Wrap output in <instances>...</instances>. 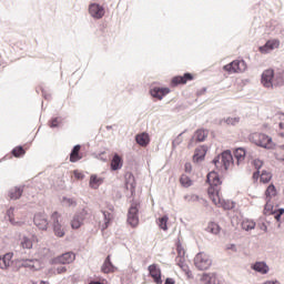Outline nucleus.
Returning <instances> with one entry per match:
<instances>
[{"label": "nucleus", "mask_w": 284, "mask_h": 284, "mask_svg": "<svg viewBox=\"0 0 284 284\" xmlns=\"http://www.w3.org/2000/svg\"><path fill=\"white\" fill-rule=\"evenodd\" d=\"M50 128H59V125L61 124V120L59 118L52 119L50 122Z\"/></svg>", "instance_id": "nucleus-45"}, {"label": "nucleus", "mask_w": 284, "mask_h": 284, "mask_svg": "<svg viewBox=\"0 0 284 284\" xmlns=\"http://www.w3.org/2000/svg\"><path fill=\"white\" fill-rule=\"evenodd\" d=\"M14 254L7 253L2 257H0V270H8L10 265H12V257Z\"/></svg>", "instance_id": "nucleus-20"}, {"label": "nucleus", "mask_w": 284, "mask_h": 284, "mask_svg": "<svg viewBox=\"0 0 284 284\" xmlns=\"http://www.w3.org/2000/svg\"><path fill=\"white\" fill-rule=\"evenodd\" d=\"M272 81H274V70H265L262 73V84L264 88H272L274 85Z\"/></svg>", "instance_id": "nucleus-13"}, {"label": "nucleus", "mask_w": 284, "mask_h": 284, "mask_svg": "<svg viewBox=\"0 0 284 284\" xmlns=\"http://www.w3.org/2000/svg\"><path fill=\"white\" fill-rule=\"evenodd\" d=\"M276 186H274V184H270L265 191L266 200L276 199Z\"/></svg>", "instance_id": "nucleus-30"}, {"label": "nucleus", "mask_w": 284, "mask_h": 284, "mask_svg": "<svg viewBox=\"0 0 284 284\" xmlns=\"http://www.w3.org/2000/svg\"><path fill=\"white\" fill-rule=\"evenodd\" d=\"M102 214H103L104 221H105L102 230H108V226L110 225V221H112V219H113L112 213H108V212L103 211Z\"/></svg>", "instance_id": "nucleus-39"}, {"label": "nucleus", "mask_w": 284, "mask_h": 284, "mask_svg": "<svg viewBox=\"0 0 284 284\" xmlns=\"http://www.w3.org/2000/svg\"><path fill=\"white\" fill-rule=\"evenodd\" d=\"M139 202H132L129 213H128V223L131 227H136L139 225Z\"/></svg>", "instance_id": "nucleus-6"}, {"label": "nucleus", "mask_w": 284, "mask_h": 284, "mask_svg": "<svg viewBox=\"0 0 284 284\" xmlns=\"http://www.w3.org/2000/svg\"><path fill=\"white\" fill-rule=\"evenodd\" d=\"M83 225V214L75 215L71 220V227L72 230H79Z\"/></svg>", "instance_id": "nucleus-29"}, {"label": "nucleus", "mask_w": 284, "mask_h": 284, "mask_svg": "<svg viewBox=\"0 0 284 284\" xmlns=\"http://www.w3.org/2000/svg\"><path fill=\"white\" fill-rule=\"evenodd\" d=\"M74 258H77V256L74 255V253L69 252V253H64V254H62V255L55 257V258L52 261V263H53L54 265H57V264L68 265V264H70V263H73V262H74Z\"/></svg>", "instance_id": "nucleus-11"}, {"label": "nucleus", "mask_w": 284, "mask_h": 284, "mask_svg": "<svg viewBox=\"0 0 284 284\" xmlns=\"http://www.w3.org/2000/svg\"><path fill=\"white\" fill-rule=\"evenodd\" d=\"M184 170H185V172H192V164L191 163H185Z\"/></svg>", "instance_id": "nucleus-50"}, {"label": "nucleus", "mask_w": 284, "mask_h": 284, "mask_svg": "<svg viewBox=\"0 0 284 284\" xmlns=\"http://www.w3.org/2000/svg\"><path fill=\"white\" fill-rule=\"evenodd\" d=\"M60 219H61V215L59 214V212H53L52 213L51 221H52L53 225L61 224Z\"/></svg>", "instance_id": "nucleus-42"}, {"label": "nucleus", "mask_w": 284, "mask_h": 284, "mask_svg": "<svg viewBox=\"0 0 284 284\" xmlns=\"http://www.w3.org/2000/svg\"><path fill=\"white\" fill-rule=\"evenodd\" d=\"M89 13L93 19H103L105 17V9L98 3H92L89 6Z\"/></svg>", "instance_id": "nucleus-10"}, {"label": "nucleus", "mask_w": 284, "mask_h": 284, "mask_svg": "<svg viewBox=\"0 0 284 284\" xmlns=\"http://www.w3.org/2000/svg\"><path fill=\"white\" fill-rule=\"evenodd\" d=\"M227 250H232V252H236V245L231 244Z\"/></svg>", "instance_id": "nucleus-52"}, {"label": "nucleus", "mask_w": 284, "mask_h": 284, "mask_svg": "<svg viewBox=\"0 0 284 284\" xmlns=\"http://www.w3.org/2000/svg\"><path fill=\"white\" fill-rule=\"evenodd\" d=\"M234 156L237 161V165L240 163H242V161H245V149H243V148L236 149L235 152H234Z\"/></svg>", "instance_id": "nucleus-32"}, {"label": "nucleus", "mask_w": 284, "mask_h": 284, "mask_svg": "<svg viewBox=\"0 0 284 284\" xmlns=\"http://www.w3.org/2000/svg\"><path fill=\"white\" fill-rule=\"evenodd\" d=\"M81 159H83V154L81 153V145L77 144L70 153V162L77 163L78 161H81Z\"/></svg>", "instance_id": "nucleus-17"}, {"label": "nucleus", "mask_w": 284, "mask_h": 284, "mask_svg": "<svg viewBox=\"0 0 284 284\" xmlns=\"http://www.w3.org/2000/svg\"><path fill=\"white\" fill-rule=\"evenodd\" d=\"M281 45V41L273 39V40H268L265 45L260 47V52H262V54H267V52H272V50H276V48H278Z\"/></svg>", "instance_id": "nucleus-14"}, {"label": "nucleus", "mask_w": 284, "mask_h": 284, "mask_svg": "<svg viewBox=\"0 0 284 284\" xmlns=\"http://www.w3.org/2000/svg\"><path fill=\"white\" fill-rule=\"evenodd\" d=\"M223 70L225 72H229V74H239L247 70V64L243 60H234L231 63L225 64L223 67Z\"/></svg>", "instance_id": "nucleus-4"}, {"label": "nucleus", "mask_w": 284, "mask_h": 284, "mask_svg": "<svg viewBox=\"0 0 284 284\" xmlns=\"http://www.w3.org/2000/svg\"><path fill=\"white\" fill-rule=\"evenodd\" d=\"M22 194H23V189L13 187L9 191V199H11V201H17L21 199Z\"/></svg>", "instance_id": "nucleus-27"}, {"label": "nucleus", "mask_w": 284, "mask_h": 284, "mask_svg": "<svg viewBox=\"0 0 284 284\" xmlns=\"http://www.w3.org/2000/svg\"><path fill=\"white\" fill-rule=\"evenodd\" d=\"M135 141L138 145H141V148H148L150 145V134L143 132L135 136Z\"/></svg>", "instance_id": "nucleus-19"}, {"label": "nucleus", "mask_w": 284, "mask_h": 284, "mask_svg": "<svg viewBox=\"0 0 284 284\" xmlns=\"http://www.w3.org/2000/svg\"><path fill=\"white\" fill-rule=\"evenodd\" d=\"M264 214H275L276 221L281 220V216L284 214V209L276 210L274 206V202L272 200H266V204L264 206Z\"/></svg>", "instance_id": "nucleus-8"}, {"label": "nucleus", "mask_w": 284, "mask_h": 284, "mask_svg": "<svg viewBox=\"0 0 284 284\" xmlns=\"http://www.w3.org/2000/svg\"><path fill=\"white\" fill-rule=\"evenodd\" d=\"M65 272H68V270L65 268V266H59L55 268V271L53 272V274H65Z\"/></svg>", "instance_id": "nucleus-48"}, {"label": "nucleus", "mask_w": 284, "mask_h": 284, "mask_svg": "<svg viewBox=\"0 0 284 284\" xmlns=\"http://www.w3.org/2000/svg\"><path fill=\"white\" fill-rule=\"evenodd\" d=\"M184 199H185V201H187V203H192L194 201H199V196L194 195V194L186 195Z\"/></svg>", "instance_id": "nucleus-46"}, {"label": "nucleus", "mask_w": 284, "mask_h": 284, "mask_svg": "<svg viewBox=\"0 0 284 284\" xmlns=\"http://www.w3.org/2000/svg\"><path fill=\"white\" fill-rule=\"evenodd\" d=\"M53 232L59 239L65 236V231L63 230V226H61V224H53Z\"/></svg>", "instance_id": "nucleus-36"}, {"label": "nucleus", "mask_w": 284, "mask_h": 284, "mask_svg": "<svg viewBox=\"0 0 284 284\" xmlns=\"http://www.w3.org/2000/svg\"><path fill=\"white\" fill-rule=\"evenodd\" d=\"M205 159V150L196 149L193 155L194 163H199Z\"/></svg>", "instance_id": "nucleus-31"}, {"label": "nucleus", "mask_w": 284, "mask_h": 284, "mask_svg": "<svg viewBox=\"0 0 284 284\" xmlns=\"http://www.w3.org/2000/svg\"><path fill=\"white\" fill-rule=\"evenodd\" d=\"M253 165H254L255 170H257V172H258V170H261V168H263V161H261L258 159L254 160Z\"/></svg>", "instance_id": "nucleus-47"}, {"label": "nucleus", "mask_w": 284, "mask_h": 284, "mask_svg": "<svg viewBox=\"0 0 284 284\" xmlns=\"http://www.w3.org/2000/svg\"><path fill=\"white\" fill-rule=\"evenodd\" d=\"M12 154L13 156H16L17 159H19V156H23L26 154V150L23 149V146H16L12 150Z\"/></svg>", "instance_id": "nucleus-40"}, {"label": "nucleus", "mask_w": 284, "mask_h": 284, "mask_svg": "<svg viewBox=\"0 0 284 284\" xmlns=\"http://www.w3.org/2000/svg\"><path fill=\"white\" fill-rule=\"evenodd\" d=\"M34 241H38L37 236H34V235H32L31 239L28 236H23L20 242V245L23 250H32V245H33Z\"/></svg>", "instance_id": "nucleus-22"}, {"label": "nucleus", "mask_w": 284, "mask_h": 284, "mask_svg": "<svg viewBox=\"0 0 284 284\" xmlns=\"http://www.w3.org/2000/svg\"><path fill=\"white\" fill-rule=\"evenodd\" d=\"M213 163L217 170H230L231 165H234V158L231 151H224L221 155L213 160Z\"/></svg>", "instance_id": "nucleus-3"}, {"label": "nucleus", "mask_w": 284, "mask_h": 284, "mask_svg": "<svg viewBox=\"0 0 284 284\" xmlns=\"http://www.w3.org/2000/svg\"><path fill=\"white\" fill-rule=\"evenodd\" d=\"M164 284H176V282L174 281V278L168 277V278L165 280Z\"/></svg>", "instance_id": "nucleus-51"}, {"label": "nucleus", "mask_w": 284, "mask_h": 284, "mask_svg": "<svg viewBox=\"0 0 284 284\" xmlns=\"http://www.w3.org/2000/svg\"><path fill=\"white\" fill-rule=\"evenodd\" d=\"M202 283L204 284H216V274L214 273H204L201 277Z\"/></svg>", "instance_id": "nucleus-26"}, {"label": "nucleus", "mask_w": 284, "mask_h": 284, "mask_svg": "<svg viewBox=\"0 0 284 284\" xmlns=\"http://www.w3.org/2000/svg\"><path fill=\"white\" fill-rule=\"evenodd\" d=\"M207 183L210 185L207 190V194L212 203L216 207H223V210H232V203L230 201H225L223 195H221V178L216 172H210L207 174Z\"/></svg>", "instance_id": "nucleus-1"}, {"label": "nucleus", "mask_w": 284, "mask_h": 284, "mask_svg": "<svg viewBox=\"0 0 284 284\" xmlns=\"http://www.w3.org/2000/svg\"><path fill=\"white\" fill-rule=\"evenodd\" d=\"M148 272H149V276H151V278H153V282L155 284H163V273L161 272V267L159 266V264H151L148 266Z\"/></svg>", "instance_id": "nucleus-7"}, {"label": "nucleus", "mask_w": 284, "mask_h": 284, "mask_svg": "<svg viewBox=\"0 0 284 284\" xmlns=\"http://www.w3.org/2000/svg\"><path fill=\"white\" fill-rule=\"evenodd\" d=\"M250 141L258 148H265V150H273L274 141L272 138L265 133H252L250 135Z\"/></svg>", "instance_id": "nucleus-2"}, {"label": "nucleus", "mask_w": 284, "mask_h": 284, "mask_svg": "<svg viewBox=\"0 0 284 284\" xmlns=\"http://www.w3.org/2000/svg\"><path fill=\"white\" fill-rule=\"evenodd\" d=\"M103 184V178H99L97 175L90 176L89 185L92 187V190H99V186Z\"/></svg>", "instance_id": "nucleus-25"}, {"label": "nucleus", "mask_w": 284, "mask_h": 284, "mask_svg": "<svg viewBox=\"0 0 284 284\" xmlns=\"http://www.w3.org/2000/svg\"><path fill=\"white\" fill-rule=\"evenodd\" d=\"M150 94L151 97H153V99H159V101H161L163 97H166V94H170V88L155 87L151 89Z\"/></svg>", "instance_id": "nucleus-15"}, {"label": "nucleus", "mask_w": 284, "mask_h": 284, "mask_svg": "<svg viewBox=\"0 0 284 284\" xmlns=\"http://www.w3.org/2000/svg\"><path fill=\"white\" fill-rule=\"evenodd\" d=\"M194 265L197 270L201 271L210 270V267L212 266V260L210 258L209 254L200 252L194 257Z\"/></svg>", "instance_id": "nucleus-5"}, {"label": "nucleus", "mask_w": 284, "mask_h": 284, "mask_svg": "<svg viewBox=\"0 0 284 284\" xmlns=\"http://www.w3.org/2000/svg\"><path fill=\"white\" fill-rule=\"evenodd\" d=\"M73 174H74V178L78 179V181H82V179L85 176L80 171H74Z\"/></svg>", "instance_id": "nucleus-49"}, {"label": "nucleus", "mask_w": 284, "mask_h": 284, "mask_svg": "<svg viewBox=\"0 0 284 284\" xmlns=\"http://www.w3.org/2000/svg\"><path fill=\"white\" fill-rule=\"evenodd\" d=\"M241 227L245 232H250V231L254 230V227H256V222H254L253 220H250V219H244L241 223Z\"/></svg>", "instance_id": "nucleus-28"}, {"label": "nucleus", "mask_w": 284, "mask_h": 284, "mask_svg": "<svg viewBox=\"0 0 284 284\" xmlns=\"http://www.w3.org/2000/svg\"><path fill=\"white\" fill-rule=\"evenodd\" d=\"M180 265V267H183L181 264H179Z\"/></svg>", "instance_id": "nucleus-53"}, {"label": "nucleus", "mask_w": 284, "mask_h": 284, "mask_svg": "<svg viewBox=\"0 0 284 284\" xmlns=\"http://www.w3.org/2000/svg\"><path fill=\"white\" fill-rule=\"evenodd\" d=\"M121 168H123V158L119 154H114L111 160V170L115 172L116 170H121Z\"/></svg>", "instance_id": "nucleus-21"}, {"label": "nucleus", "mask_w": 284, "mask_h": 284, "mask_svg": "<svg viewBox=\"0 0 284 284\" xmlns=\"http://www.w3.org/2000/svg\"><path fill=\"white\" fill-rule=\"evenodd\" d=\"M62 205H64L65 207H72V206L77 205V201H74L72 199L63 197Z\"/></svg>", "instance_id": "nucleus-41"}, {"label": "nucleus", "mask_w": 284, "mask_h": 284, "mask_svg": "<svg viewBox=\"0 0 284 284\" xmlns=\"http://www.w3.org/2000/svg\"><path fill=\"white\" fill-rule=\"evenodd\" d=\"M240 122H241V118H227L225 120V123L227 125H239Z\"/></svg>", "instance_id": "nucleus-43"}, {"label": "nucleus", "mask_w": 284, "mask_h": 284, "mask_svg": "<svg viewBox=\"0 0 284 284\" xmlns=\"http://www.w3.org/2000/svg\"><path fill=\"white\" fill-rule=\"evenodd\" d=\"M253 179L254 181H261V183H270V181H272V173L268 171H256L255 173H253Z\"/></svg>", "instance_id": "nucleus-16"}, {"label": "nucleus", "mask_w": 284, "mask_h": 284, "mask_svg": "<svg viewBox=\"0 0 284 284\" xmlns=\"http://www.w3.org/2000/svg\"><path fill=\"white\" fill-rule=\"evenodd\" d=\"M7 216L10 221V223H12V225H22L21 222H17L14 220V209L10 207L8 211H7Z\"/></svg>", "instance_id": "nucleus-38"}, {"label": "nucleus", "mask_w": 284, "mask_h": 284, "mask_svg": "<svg viewBox=\"0 0 284 284\" xmlns=\"http://www.w3.org/2000/svg\"><path fill=\"white\" fill-rule=\"evenodd\" d=\"M206 232H210L211 234H221V226L215 222H210Z\"/></svg>", "instance_id": "nucleus-33"}, {"label": "nucleus", "mask_w": 284, "mask_h": 284, "mask_svg": "<svg viewBox=\"0 0 284 284\" xmlns=\"http://www.w3.org/2000/svg\"><path fill=\"white\" fill-rule=\"evenodd\" d=\"M24 267H29V270H32L33 272H37L41 270V262L39 260H27L23 263Z\"/></svg>", "instance_id": "nucleus-23"}, {"label": "nucleus", "mask_w": 284, "mask_h": 284, "mask_svg": "<svg viewBox=\"0 0 284 284\" xmlns=\"http://www.w3.org/2000/svg\"><path fill=\"white\" fill-rule=\"evenodd\" d=\"M252 270L255 272H258L260 274H267L270 272V266L265 264V262H256L253 266Z\"/></svg>", "instance_id": "nucleus-24"}, {"label": "nucleus", "mask_w": 284, "mask_h": 284, "mask_svg": "<svg viewBox=\"0 0 284 284\" xmlns=\"http://www.w3.org/2000/svg\"><path fill=\"white\" fill-rule=\"evenodd\" d=\"M33 223L39 230H48V216L44 213H37Z\"/></svg>", "instance_id": "nucleus-12"}, {"label": "nucleus", "mask_w": 284, "mask_h": 284, "mask_svg": "<svg viewBox=\"0 0 284 284\" xmlns=\"http://www.w3.org/2000/svg\"><path fill=\"white\" fill-rule=\"evenodd\" d=\"M168 221H170V217H168V215L158 219V225L164 232H168Z\"/></svg>", "instance_id": "nucleus-34"}, {"label": "nucleus", "mask_w": 284, "mask_h": 284, "mask_svg": "<svg viewBox=\"0 0 284 284\" xmlns=\"http://www.w3.org/2000/svg\"><path fill=\"white\" fill-rule=\"evenodd\" d=\"M187 81H194V75L192 73H184V75H176L171 80V87L176 88V85H185Z\"/></svg>", "instance_id": "nucleus-9"}, {"label": "nucleus", "mask_w": 284, "mask_h": 284, "mask_svg": "<svg viewBox=\"0 0 284 284\" xmlns=\"http://www.w3.org/2000/svg\"><path fill=\"white\" fill-rule=\"evenodd\" d=\"M101 272H103V274H113V272H116V267L114 265H112L110 255L106 256V258L101 267Z\"/></svg>", "instance_id": "nucleus-18"}, {"label": "nucleus", "mask_w": 284, "mask_h": 284, "mask_svg": "<svg viewBox=\"0 0 284 284\" xmlns=\"http://www.w3.org/2000/svg\"><path fill=\"white\" fill-rule=\"evenodd\" d=\"M180 183L182 187H192V180L185 174L181 175Z\"/></svg>", "instance_id": "nucleus-37"}, {"label": "nucleus", "mask_w": 284, "mask_h": 284, "mask_svg": "<svg viewBox=\"0 0 284 284\" xmlns=\"http://www.w3.org/2000/svg\"><path fill=\"white\" fill-rule=\"evenodd\" d=\"M176 252L180 258H183V256H185V248H183V245H181L180 242L176 243Z\"/></svg>", "instance_id": "nucleus-44"}, {"label": "nucleus", "mask_w": 284, "mask_h": 284, "mask_svg": "<svg viewBox=\"0 0 284 284\" xmlns=\"http://www.w3.org/2000/svg\"><path fill=\"white\" fill-rule=\"evenodd\" d=\"M194 139H196L197 141L202 142L205 139H207V131L200 129L194 133Z\"/></svg>", "instance_id": "nucleus-35"}]
</instances>
